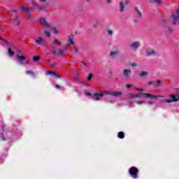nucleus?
I'll return each mask as SVG.
<instances>
[{"label": "nucleus", "instance_id": "nucleus-1", "mask_svg": "<svg viewBox=\"0 0 179 179\" xmlns=\"http://www.w3.org/2000/svg\"><path fill=\"white\" fill-rule=\"evenodd\" d=\"M87 96H91L94 100H100L102 99L103 96H113V97H120L122 96V92H113V91H99L94 94L86 93Z\"/></svg>", "mask_w": 179, "mask_h": 179}, {"label": "nucleus", "instance_id": "nucleus-2", "mask_svg": "<svg viewBox=\"0 0 179 179\" xmlns=\"http://www.w3.org/2000/svg\"><path fill=\"white\" fill-rule=\"evenodd\" d=\"M59 45H61V42L58 41V39H54L50 45V48H52L51 52L53 55H59V57H62V55H65L66 53V46H64L62 49H59L57 51V48H58Z\"/></svg>", "mask_w": 179, "mask_h": 179}, {"label": "nucleus", "instance_id": "nucleus-3", "mask_svg": "<svg viewBox=\"0 0 179 179\" xmlns=\"http://www.w3.org/2000/svg\"><path fill=\"white\" fill-rule=\"evenodd\" d=\"M131 97H139L140 96H143L144 99H150V101H148V104H154L155 101H153V99H159V97H161L159 95H153L151 94H131Z\"/></svg>", "mask_w": 179, "mask_h": 179}, {"label": "nucleus", "instance_id": "nucleus-4", "mask_svg": "<svg viewBox=\"0 0 179 179\" xmlns=\"http://www.w3.org/2000/svg\"><path fill=\"white\" fill-rule=\"evenodd\" d=\"M139 173V169L135 166H131L129 169V173L130 174L132 178L136 179L138 178V173Z\"/></svg>", "mask_w": 179, "mask_h": 179}, {"label": "nucleus", "instance_id": "nucleus-5", "mask_svg": "<svg viewBox=\"0 0 179 179\" xmlns=\"http://www.w3.org/2000/svg\"><path fill=\"white\" fill-rule=\"evenodd\" d=\"M179 95H169V99H165L162 101L166 103H172V101H178Z\"/></svg>", "mask_w": 179, "mask_h": 179}, {"label": "nucleus", "instance_id": "nucleus-6", "mask_svg": "<svg viewBox=\"0 0 179 179\" xmlns=\"http://www.w3.org/2000/svg\"><path fill=\"white\" fill-rule=\"evenodd\" d=\"M36 44L39 45V47H43V45H45L47 44V41L43 37L39 36L35 40Z\"/></svg>", "mask_w": 179, "mask_h": 179}, {"label": "nucleus", "instance_id": "nucleus-7", "mask_svg": "<svg viewBox=\"0 0 179 179\" xmlns=\"http://www.w3.org/2000/svg\"><path fill=\"white\" fill-rule=\"evenodd\" d=\"M148 85H152L154 87H159V86H162V81H160L159 80L155 82L149 81Z\"/></svg>", "mask_w": 179, "mask_h": 179}, {"label": "nucleus", "instance_id": "nucleus-8", "mask_svg": "<svg viewBox=\"0 0 179 179\" xmlns=\"http://www.w3.org/2000/svg\"><path fill=\"white\" fill-rule=\"evenodd\" d=\"M46 75H52V76H54L56 79H61V76L58 74H57V73L54 72V71H47L45 73Z\"/></svg>", "mask_w": 179, "mask_h": 179}, {"label": "nucleus", "instance_id": "nucleus-9", "mask_svg": "<svg viewBox=\"0 0 179 179\" xmlns=\"http://www.w3.org/2000/svg\"><path fill=\"white\" fill-rule=\"evenodd\" d=\"M40 23L45 27H50V24H48V22H47L45 18H41Z\"/></svg>", "mask_w": 179, "mask_h": 179}, {"label": "nucleus", "instance_id": "nucleus-10", "mask_svg": "<svg viewBox=\"0 0 179 179\" xmlns=\"http://www.w3.org/2000/svg\"><path fill=\"white\" fill-rule=\"evenodd\" d=\"M47 6H48V3H46L43 7H41L38 5H36L34 7V9H38V10H44V9H45V8H47Z\"/></svg>", "mask_w": 179, "mask_h": 179}, {"label": "nucleus", "instance_id": "nucleus-11", "mask_svg": "<svg viewBox=\"0 0 179 179\" xmlns=\"http://www.w3.org/2000/svg\"><path fill=\"white\" fill-rule=\"evenodd\" d=\"M129 73H131V69H124L123 71V75L125 76V78H127V79L129 78Z\"/></svg>", "mask_w": 179, "mask_h": 179}, {"label": "nucleus", "instance_id": "nucleus-12", "mask_svg": "<svg viewBox=\"0 0 179 179\" xmlns=\"http://www.w3.org/2000/svg\"><path fill=\"white\" fill-rule=\"evenodd\" d=\"M139 45H141V43H139V42H134L133 43H131L130 45L131 48H133L134 50H136V48H138V47H139Z\"/></svg>", "mask_w": 179, "mask_h": 179}, {"label": "nucleus", "instance_id": "nucleus-13", "mask_svg": "<svg viewBox=\"0 0 179 179\" xmlns=\"http://www.w3.org/2000/svg\"><path fill=\"white\" fill-rule=\"evenodd\" d=\"M17 59L20 62H23V61L26 60V57H24V55H17Z\"/></svg>", "mask_w": 179, "mask_h": 179}, {"label": "nucleus", "instance_id": "nucleus-14", "mask_svg": "<svg viewBox=\"0 0 179 179\" xmlns=\"http://www.w3.org/2000/svg\"><path fill=\"white\" fill-rule=\"evenodd\" d=\"M48 29H50L52 33H53L54 34H58V29H57V27H51L49 26Z\"/></svg>", "mask_w": 179, "mask_h": 179}, {"label": "nucleus", "instance_id": "nucleus-15", "mask_svg": "<svg viewBox=\"0 0 179 179\" xmlns=\"http://www.w3.org/2000/svg\"><path fill=\"white\" fill-rule=\"evenodd\" d=\"M145 52L148 57H150V55H155V50L152 49H148Z\"/></svg>", "mask_w": 179, "mask_h": 179}, {"label": "nucleus", "instance_id": "nucleus-16", "mask_svg": "<svg viewBox=\"0 0 179 179\" xmlns=\"http://www.w3.org/2000/svg\"><path fill=\"white\" fill-rule=\"evenodd\" d=\"M21 10H22V12H25V13H29L30 8H26L24 6H21Z\"/></svg>", "mask_w": 179, "mask_h": 179}, {"label": "nucleus", "instance_id": "nucleus-17", "mask_svg": "<svg viewBox=\"0 0 179 179\" xmlns=\"http://www.w3.org/2000/svg\"><path fill=\"white\" fill-rule=\"evenodd\" d=\"M117 137H118L120 139H124V138L125 137V134H124V132L120 131V132L117 134Z\"/></svg>", "mask_w": 179, "mask_h": 179}, {"label": "nucleus", "instance_id": "nucleus-18", "mask_svg": "<svg viewBox=\"0 0 179 179\" xmlns=\"http://www.w3.org/2000/svg\"><path fill=\"white\" fill-rule=\"evenodd\" d=\"M140 78H143L145 76H148V72L146 71H141L139 74Z\"/></svg>", "mask_w": 179, "mask_h": 179}, {"label": "nucleus", "instance_id": "nucleus-19", "mask_svg": "<svg viewBox=\"0 0 179 179\" xmlns=\"http://www.w3.org/2000/svg\"><path fill=\"white\" fill-rule=\"evenodd\" d=\"M118 55V51L115 50L110 53V57H115V55Z\"/></svg>", "mask_w": 179, "mask_h": 179}, {"label": "nucleus", "instance_id": "nucleus-20", "mask_svg": "<svg viewBox=\"0 0 179 179\" xmlns=\"http://www.w3.org/2000/svg\"><path fill=\"white\" fill-rule=\"evenodd\" d=\"M8 55L10 57H13V55H15V52L12 51V49L10 48H8Z\"/></svg>", "mask_w": 179, "mask_h": 179}, {"label": "nucleus", "instance_id": "nucleus-21", "mask_svg": "<svg viewBox=\"0 0 179 179\" xmlns=\"http://www.w3.org/2000/svg\"><path fill=\"white\" fill-rule=\"evenodd\" d=\"M120 12H124V3L122 1L120 2Z\"/></svg>", "mask_w": 179, "mask_h": 179}, {"label": "nucleus", "instance_id": "nucleus-22", "mask_svg": "<svg viewBox=\"0 0 179 179\" xmlns=\"http://www.w3.org/2000/svg\"><path fill=\"white\" fill-rule=\"evenodd\" d=\"M73 36H69L68 40H69V44L72 45L73 44V40L72 39Z\"/></svg>", "mask_w": 179, "mask_h": 179}, {"label": "nucleus", "instance_id": "nucleus-23", "mask_svg": "<svg viewBox=\"0 0 179 179\" xmlns=\"http://www.w3.org/2000/svg\"><path fill=\"white\" fill-rule=\"evenodd\" d=\"M73 36H69L68 40H69V44L72 45L73 44V40L72 39Z\"/></svg>", "mask_w": 179, "mask_h": 179}, {"label": "nucleus", "instance_id": "nucleus-24", "mask_svg": "<svg viewBox=\"0 0 179 179\" xmlns=\"http://www.w3.org/2000/svg\"><path fill=\"white\" fill-rule=\"evenodd\" d=\"M40 56H35L33 57V61H34L35 62H37V61H38V59H40Z\"/></svg>", "mask_w": 179, "mask_h": 179}, {"label": "nucleus", "instance_id": "nucleus-25", "mask_svg": "<svg viewBox=\"0 0 179 179\" xmlns=\"http://www.w3.org/2000/svg\"><path fill=\"white\" fill-rule=\"evenodd\" d=\"M27 75H32V76H34V73L31 71H26Z\"/></svg>", "mask_w": 179, "mask_h": 179}, {"label": "nucleus", "instance_id": "nucleus-26", "mask_svg": "<svg viewBox=\"0 0 179 179\" xmlns=\"http://www.w3.org/2000/svg\"><path fill=\"white\" fill-rule=\"evenodd\" d=\"M45 34L46 37H50L51 36V33H50L48 31H45Z\"/></svg>", "mask_w": 179, "mask_h": 179}, {"label": "nucleus", "instance_id": "nucleus-27", "mask_svg": "<svg viewBox=\"0 0 179 179\" xmlns=\"http://www.w3.org/2000/svg\"><path fill=\"white\" fill-rule=\"evenodd\" d=\"M92 78H93V75L89 74L87 79V80H92Z\"/></svg>", "mask_w": 179, "mask_h": 179}, {"label": "nucleus", "instance_id": "nucleus-28", "mask_svg": "<svg viewBox=\"0 0 179 179\" xmlns=\"http://www.w3.org/2000/svg\"><path fill=\"white\" fill-rule=\"evenodd\" d=\"M136 103H137V104H143V103H145V101H143V100L137 101Z\"/></svg>", "mask_w": 179, "mask_h": 179}, {"label": "nucleus", "instance_id": "nucleus-29", "mask_svg": "<svg viewBox=\"0 0 179 179\" xmlns=\"http://www.w3.org/2000/svg\"><path fill=\"white\" fill-rule=\"evenodd\" d=\"M108 36H113V31L111 30H107Z\"/></svg>", "mask_w": 179, "mask_h": 179}, {"label": "nucleus", "instance_id": "nucleus-30", "mask_svg": "<svg viewBox=\"0 0 179 179\" xmlns=\"http://www.w3.org/2000/svg\"><path fill=\"white\" fill-rule=\"evenodd\" d=\"M135 90H138L139 92H142V90H143V89L138 88V87H135L134 88Z\"/></svg>", "mask_w": 179, "mask_h": 179}, {"label": "nucleus", "instance_id": "nucleus-31", "mask_svg": "<svg viewBox=\"0 0 179 179\" xmlns=\"http://www.w3.org/2000/svg\"><path fill=\"white\" fill-rule=\"evenodd\" d=\"M126 87H127V88L132 87V85H131V84H126Z\"/></svg>", "mask_w": 179, "mask_h": 179}, {"label": "nucleus", "instance_id": "nucleus-32", "mask_svg": "<svg viewBox=\"0 0 179 179\" xmlns=\"http://www.w3.org/2000/svg\"><path fill=\"white\" fill-rule=\"evenodd\" d=\"M137 13L138 16H142V14L141 13V12H139V10H137Z\"/></svg>", "mask_w": 179, "mask_h": 179}, {"label": "nucleus", "instance_id": "nucleus-33", "mask_svg": "<svg viewBox=\"0 0 179 179\" xmlns=\"http://www.w3.org/2000/svg\"><path fill=\"white\" fill-rule=\"evenodd\" d=\"M19 54H23V52H22V50H17V55H19Z\"/></svg>", "mask_w": 179, "mask_h": 179}, {"label": "nucleus", "instance_id": "nucleus-34", "mask_svg": "<svg viewBox=\"0 0 179 179\" xmlns=\"http://www.w3.org/2000/svg\"><path fill=\"white\" fill-rule=\"evenodd\" d=\"M55 65H56L55 62H53V63L50 64V66H52V67L55 66Z\"/></svg>", "mask_w": 179, "mask_h": 179}, {"label": "nucleus", "instance_id": "nucleus-35", "mask_svg": "<svg viewBox=\"0 0 179 179\" xmlns=\"http://www.w3.org/2000/svg\"><path fill=\"white\" fill-rule=\"evenodd\" d=\"M154 2H156L157 3H160V0H154Z\"/></svg>", "mask_w": 179, "mask_h": 179}, {"label": "nucleus", "instance_id": "nucleus-36", "mask_svg": "<svg viewBox=\"0 0 179 179\" xmlns=\"http://www.w3.org/2000/svg\"><path fill=\"white\" fill-rule=\"evenodd\" d=\"M129 3V0H126L124 4L125 5H128Z\"/></svg>", "mask_w": 179, "mask_h": 179}, {"label": "nucleus", "instance_id": "nucleus-37", "mask_svg": "<svg viewBox=\"0 0 179 179\" xmlns=\"http://www.w3.org/2000/svg\"><path fill=\"white\" fill-rule=\"evenodd\" d=\"M55 87H56V89H61V87L59 85H56Z\"/></svg>", "mask_w": 179, "mask_h": 179}, {"label": "nucleus", "instance_id": "nucleus-38", "mask_svg": "<svg viewBox=\"0 0 179 179\" xmlns=\"http://www.w3.org/2000/svg\"><path fill=\"white\" fill-rule=\"evenodd\" d=\"M131 66H136V63H132V64H131Z\"/></svg>", "mask_w": 179, "mask_h": 179}, {"label": "nucleus", "instance_id": "nucleus-39", "mask_svg": "<svg viewBox=\"0 0 179 179\" xmlns=\"http://www.w3.org/2000/svg\"><path fill=\"white\" fill-rule=\"evenodd\" d=\"M75 52H78V49L76 48H74Z\"/></svg>", "mask_w": 179, "mask_h": 179}, {"label": "nucleus", "instance_id": "nucleus-40", "mask_svg": "<svg viewBox=\"0 0 179 179\" xmlns=\"http://www.w3.org/2000/svg\"><path fill=\"white\" fill-rule=\"evenodd\" d=\"M111 2V0H107V3H110Z\"/></svg>", "mask_w": 179, "mask_h": 179}, {"label": "nucleus", "instance_id": "nucleus-41", "mask_svg": "<svg viewBox=\"0 0 179 179\" xmlns=\"http://www.w3.org/2000/svg\"><path fill=\"white\" fill-rule=\"evenodd\" d=\"M11 12H14V13H16V12H17L16 10H13Z\"/></svg>", "mask_w": 179, "mask_h": 179}, {"label": "nucleus", "instance_id": "nucleus-42", "mask_svg": "<svg viewBox=\"0 0 179 179\" xmlns=\"http://www.w3.org/2000/svg\"><path fill=\"white\" fill-rule=\"evenodd\" d=\"M46 0H40V2H45Z\"/></svg>", "mask_w": 179, "mask_h": 179}, {"label": "nucleus", "instance_id": "nucleus-43", "mask_svg": "<svg viewBox=\"0 0 179 179\" xmlns=\"http://www.w3.org/2000/svg\"><path fill=\"white\" fill-rule=\"evenodd\" d=\"M16 19H17V17L14 18V20H16Z\"/></svg>", "mask_w": 179, "mask_h": 179}, {"label": "nucleus", "instance_id": "nucleus-44", "mask_svg": "<svg viewBox=\"0 0 179 179\" xmlns=\"http://www.w3.org/2000/svg\"><path fill=\"white\" fill-rule=\"evenodd\" d=\"M85 1H87V2H89V0H85Z\"/></svg>", "mask_w": 179, "mask_h": 179}, {"label": "nucleus", "instance_id": "nucleus-45", "mask_svg": "<svg viewBox=\"0 0 179 179\" xmlns=\"http://www.w3.org/2000/svg\"><path fill=\"white\" fill-rule=\"evenodd\" d=\"M1 39H2V38L0 37V40H1Z\"/></svg>", "mask_w": 179, "mask_h": 179}]
</instances>
